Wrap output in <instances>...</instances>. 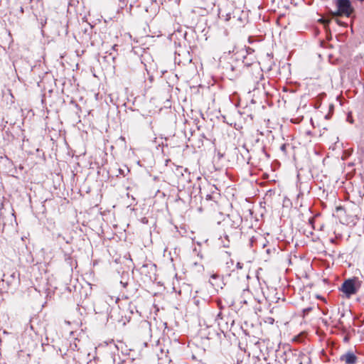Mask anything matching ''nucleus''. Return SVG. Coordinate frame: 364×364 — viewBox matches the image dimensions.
<instances>
[{"label": "nucleus", "mask_w": 364, "mask_h": 364, "mask_svg": "<svg viewBox=\"0 0 364 364\" xmlns=\"http://www.w3.org/2000/svg\"><path fill=\"white\" fill-rule=\"evenodd\" d=\"M274 321V319L272 317H267L265 319V322L268 323L269 324H273Z\"/></svg>", "instance_id": "5"}, {"label": "nucleus", "mask_w": 364, "mask_h": 364, "mask_svg": "<svg viewBox=\"0 0 364 364\" xmlns=\"http://www.w3.org/2000/svg\"><path fill=\"white\" fill-rule=\"evenodd\" d=\"M219 17L225 21H228L231 18V15L230 13L224 14L222 9L219 10Z\"/></svg>", "instance_id": "4"}, {"label": "nucleus", "mask_w": 364, "mask_h": 364, "mask_svg": "<svg viewBox=\"0 0 364 364\" xmlns=\"http://www.w3.org/2000/svg\"><path fill=\"white\" fill-rule=\"evenodd\" d=\"M236 267H237V269H241L242 268V267H243V264H242L240 262H237Z\"/></svg>", "instance_id": "6"}, {"label": "nucleus", "mask_w": 364, "mask_h": 364, "mask_svg": "<svg viewBox=\"0 0 364 364\" xmlns=\"http://www.w3.org/2000/svg\"><path fill=\"white\" fill-rule=\"evenodd\" d=\"M341 291L346 294L347 297L357 293V288L355 286V282L353 279H348L343 282L341 287Z\"/></svg>", "instance_id": "2"}, {"label": "nucleus", "mask_w": 364, "mask_h": 364, "mask_svg": "<svg viewBox=\"0 0 364 364\" xmlns=\"http://www.w3.org/2000/svg\"><path fill=\"white\" fill-rule=\"evenodd\" d=\"M340 360L345 362L346 364H355L357 360V357L353 352L349 351L342 355Z\"/></svg>", "instance_id": "3"}, {"label": "nucleus", "mask_w": 364, "mask_h": 364, "mask_svg": "<svg viewBox=\"0 0 364 364\" xmlns=\"http://www.w3.org/2000/svg\"><path fill=\"white\" fill-rule=\"evenodd\" d=\"M286 146H287V145H286L285 144H282V145L281 146V147H280L281 150H282V151H286Z\"/></svg>", "instance_id": "7"}, {"label": "nucleus", "mask_w": 364, "mask_h": 364, "mask_svg": "<svg viewBox=\"0 0 364 364\" xmlns=\"http://www.w3.org/2000/svg\"><path fill=\"white\" fill-rule=\"evenodd\" d=\"M193 264H194L195 265H197V264H198L197 262H193Z\"/></svg>", "instance_id": "8"}, {"label": "nucleus", "mask_w": 364, "mask_h": 364, "mask_svg": "<svg viewBox=\"0 0 364 364\" xmlns=\"http://www.w3.org/2000/svg\"><path fill=\"white\" fill-rule=\"evenodd\" d=\"M337 11L333 13L334 16H350L353 9L349 0H336Z\"/></svg>", "instance_id": "1"}]
</instances>
